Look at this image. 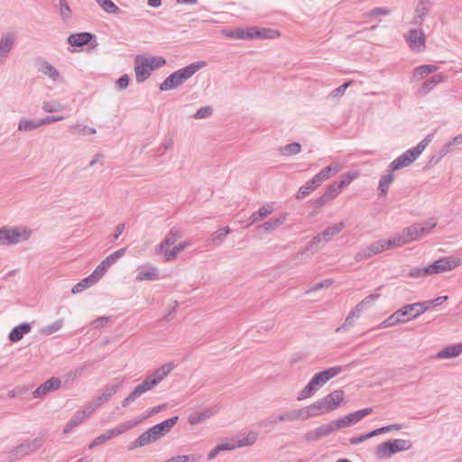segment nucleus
<instances>
[{
	"instance_id": "412c9836",
	"label": "nucleus",
	"mask_w": 462,
	"mask_h": 462,
	"mask_svg": "<svg viewBox=\"0 0 462 462\" xmlns=\"http://www.w3.org/2000/svg\"><path fill=\"white\" fill-rule=\"evenodd\" d=\"M91 415V413H88V409L79 410L75 412L73 417L69 420V422L66 424L63 433L67 434L69 431H71L74 428L79 426L81 422H83L87 418H88Z\"/></svg>"
},
{
	"instance_id": "3c124183",
	"label": "nucleus",
	"mask_w": 462,
	"mask_h": 462,
	"mask_svg": "<svg viewBox=\"0 0 462 462\" xmlns=\"http://www.w3.org/2000/svg\"><path fill=\"white\" fill-rule=\"evenodd\" d=\"M318 390L315 388V386L309 382L308 384L299 393L297 396L298 401H302L307 398H310L313 396Z\"/></svg>"
},
{
	"instance_id": "4be33fe9",
	"label": "nucleus",
	"mask_w": 462,
	"mask_h": 462,
	"mask_svg": "<svg viewBox=\"0 0 462 462\" xmlns=\"http://www.w3.org/2000/svg\"><path fill=\"white\" fill-rule=\"evenodd\" d=\"M181 236V232L177 227H172L170 232L166 235L164 240L156 246V251L159 254L163 253L165 247L174 245L177 240Z\"/></svg>"
},
{
	"instance_id": "de8ad7c7",
	"label": "nucleus",
	"mask_w": 462,
	"mask_h": 462,
	"mask_svg": "<svg viewBox=\"0 0 462 462\" xmlns=\"http://www.w3.org/2000/svg\"><path fill=\"white\" fill-rule=\"evenodd\" d=\"M310 407L314 417L330 412L322 399H319L311 403Z\"/></svg>"
},
{
	"instance_id": "f257e3e1",
	"label": "nucleus",
	"mask_w": 462,
	"mask_h": 462,
	"mask_svg": "<svg viewBox=\"0 0 462 462\" xmlns=\"http://www.w3.org/2000/svg\"><path fill=\"white\" fill-rule=\"evenodd\" d=\"M173 363H167L156 369L152 374L138 384L128 395L122 401V406L127 407L131 402H134L138 397L146 392L153 389L158 385L173 369Z\"/></svg>"
},
{
	"instance_id": "5701e85b",
	"label": "nucleus",
	"mask_w": 462,
	"mask_h": 462,
	"mask_svg": "<svg viewBox=\"0 0 462 462\" xmlns=\"http://www.w3.org/2000/svg\"><path fill=\"white\" fill-rule=\"evenodd\" d=\"M146 417H142L140 419L135 418V419L127 420L125 422H123L121 424H118L116 427L108 430L109 432H110V435H112L113 438H115L116 436H119V435H121V434H123V433L132 430L135 426H137Z\"/></svg>"
},
{
	"instance_id": "7c9ffc66",
	"label": "nucleus",
	"mask_w": 462,
	"mask_h": 462,
	"mask_svg": "<svg viewBox=\"0 0 462 462\" xmlns=\"http://www.w3.org/2000/svg\"><path fill=\"white\" fill-rule=\"evenodd\" d=\"M38 70L47 75L50 79L56 81L60 78V73L57 69L50 62L42 60L38 64Z\"/></svg>"
},
{
	"instance_id": "39448f33",
	"label": "nucleus",
	"mask_w": 462,
	"mask_h": 462,
	"mask_svg": "<svg viewBox=\"0 0 462 462\" xmlns=\"http://www.w3.org/2000/svg\"><path fill=\"white\" fill-rule=\"evenodd\" d=\"M46 437L42 435L32 439H24L19 445L13 447L7 452L11 461H19L25 457L31 456L38 451L45 443Z\"/></svg>"
},
{
	"instance_id": "5fc2aeb1",
	"label": "nucleus",
	"mask_w": 462,
	"mask_h": 462,
	"mask_svg": "<svg viewBox=\"0 0 462 462\" xmlns=\"http://www.w3.org/2000/svg\"><path fill=\"white\" fill-rule=\"evenodd\" d=\"M63 319H60L52 322L51 324L44 327L42 329V333L44 335H51L57 331H59L63 327Z\"/></svg>"
},
{
	"instance_id": "dca6fc26",
	"label": "nucleus",
	"mask_w": 462,
	"mask_h": 462,
	"mask_svg": "<svg viewBox=\"0 0 462 462\" xmlns=\"http://www.w3.org/2000/svg\"><path fill=\"white\" fill-rule=\"evenodd\" d=\"M401 310L404 318H406V322L416 319L428 310L425 301L407 304L401 308Z\"/></svg>"
},
{
	"instance_id": "9d476101",
	"label": "nucleus",
	"mask_w": 462,
	"mask_h": 462,
	"mask_svg": "<svg viewBox=\"0 0 462 462\" xmlns=\"http://www.w3.org/2000/svg\"><path fill=\"white\" fill-rule=\"evenodd\" d=\"M404 39L409 47L416 52H420L425 49L426 37L420 29H410L405 34Z\"/></svg>"
},
{
	"instance_id": "69168bd1",
	"label": "nucleus",
	"mask_w": 462,
	"mask_h": 462,
	"mask_svg": "<svg viewBox=\"0 0 462 462\" xmlns=\"http://www.w3.org/2000/svg\"><path fill=\"white\" fill-rule=\"evenodd\" d=\"M341 191H342V189L337 185V182H333L332 184H329L326 188V190L324 191V193L328 197V199H330V200H332L337 195H339Z\"/></svg>"
},
{
	"instance_id": "79ce46f5",
	"label": "nucleus",
	"mask_w": 462,
	"mask_h": 462,
	"mask_svg": "<svg viewBox=\"0 0 462 462\" xmlns=\"http://www.w3.org/2000/svg\"><path fill=\"white\" fill-rule=\"evenodd\" d=\"M97 5L103 11L109 14H119L123 13V11L112 0H102Z\"/></svg>"
},
{
	"instance_id": "f03ea898",
	"label": "nucleus",
	"mask_w": 462,
	"mask_h": 462,
	"mask_svg": "<svg viewBox=\"0 0 462 462\" xmlns=\"http://www.w3.org/2000/svg\"><path fill=\"white\" fill-rule=\"evenodd\" d=\"M436 226L437 219L434 217L429 218L423 223H415L404 228L398 236L389 238V245H392L394 248L416 241Z\"/></svg>"
},
{
	"instance_id": "bf43d9fd",
	"label": "nucleus",
	"mask_w": 462,
	"mask_h": 462,
	"mask_svg": "<svg viewBox=\"0 0 462 462\" xmlns=\"http://www.w3.org/2000/svg\"><path fill=\"white\" fill-rule=\"evenodd\" d=\"M119 387L120 383L112 382L103 388L101 393H103L107 398V400H109L113 395L116 393Z\"/></svg>"
},
{
	"instance_id": "473e14b6",
	"label": "nucleus",
	"mask_w": 462,
	"mask_h": 462,
	"mask_svg": "<svg viewBox=\"0 0 462 462\" xmlns=\"http://www.w3.org/2000/svg\"><path fill=\"white\" fill-rule=\"evenodd\" d=\"M394 180V175L393 172L388 171L387 174L383 175L380 179L379 185H378V190H379V196L383 197L385 196L388 192L389 187L392 184V182Z\"/></svg>"
},
{
	"instance_id": "4c0bfd02",
	"label": "nucleus",
	"mask_w": 462,
	"mask_h": 462,
	"mask_svg": "<svg viewBox=\"0 0 462 462\" xmlns=\"http://www.w3.org/2000/svg\"><path fill=\"white\" fill-rule=\"evenodd\" d=\"M213 415V411L210 409H207L199 413H193L188 417V421L190 425H197L207 419H209Z\"/></svg>"
},
{
	"instance_id": "c756f323",
	"label": "nucleus",
	"mask_w": 462,
	"mask_h": 462,
	"mask_svg": "<svg viewBox=\"0 0 462 462\" xmlns=\"http://www.w3.org/2000/svg\"><path fill=\"white\" fill-rule=\"evenodd\" d=\"M273 212V207L272 204H264L257 211L253 212L250 217V224L253 225L265 218Z\"/></svg>"
},
{
	"instance_id": "49530a36",
	"label": "nucleus",
	"mask_w": 462,
	"mask_h": 462,
	"mask_svg": "<svg viewBox=\"0 0 462 462\" xmlns=\"http://www.w3.org/2000/svg\"><path fill=\"white\" fill-rule=\"evenodd\" d=\"M257 439V433L254 431H249L247 435L242 439L236 440V448H243L246 446H251L255 443Z\"/></svg>"
},
{
	"instance_id": "c03bdc74",
	"label": "nucleus",
	"mask_w": 462,
	"mask_h": 462,
	"mask_svg": "<svg viewBox=\"0 0 462 462\" xmlns=\"http://www.w3.org/2000/svg\"><path fill=\"white\" fill-rule=\"evenodd\" d=\"M301 151V145L300 143L294 142L289 144H286L285 146L282 147L280 149V152L284 156H291L296 155L300 153Z\"/></svg>"
},
{
	"instance_id": "338daca9",
	"label": "nucleus",
	"mask_w": 462,
	"mask_h": 462,
	"mask_svg": "<svg viewBox=\"0 0 462 462\" xmlns=\"http://www.w3.org/2000/svg\"><path fill=\"white\" fill-rule=\"evenodd\" d=\"M213 113V108L210 106H206L199 108L194 115L195 119H205L208 118Z\"/></svg>"
},
{
	"instance_id": "0e129e2a",
	"label": "nucleus",
	"mask_w": 462,
	"mask_h": 462,
	"mask_svg": "<svg viewBox=\"0 0 462 462\" xmlns=\"http://www.w3.org/2000/svg\"><path fill=\"white\" fill-rule=\"evenodd\" d=\"M334 423H335V427L337 428V430H341V429L354 425V422L352 421V418H351L350 414H347L342 418H339V419L334 420Z\"/></svg>"
},
{
	"instance_id": "8fccbe9b",
	"label": "nucleus",
	"mask_w": 462,
	"mask_h": 462,
	"mask_svg": "<svg viewBox=\"0 0 462 462\" xmlns=\"http://www.w3.org/2000/svg\"><path fill=\"white\" fill-rule=\"evenodd\" d=\"M432 3L430 0H420L416 6L415 14L425 18L428 15Z\"/></svg>"
},
{
	"instance_id": "4468645a",
	"label": "nucleus",
	"mask_w": 462,
	"mask_h": 462,
	"mask_svg": "<svg viewBox=\"0 0 462 462\" xmlns=\"http://www.w3.org/2000/svg\"><path fill=\"white\" fill-rule=\"evenodd\" d=\"M178 420V416H173L150 428L149 430H151V433L152 434L154 439L158 440L159 439L166 435L168 432H170L173 426L177 423Z\"/></svg>"
},
{
	"instance_id": "f704fd0d",
	"label": "nucleus",
	"mask_w": 462,
	"mask_h": 462,
	"mask_svg": "<svg viewBox=\"0 0 462 462\" xmlns=\"http://www.w3.org/2000/svg\"><path fill=\"white\" fill-rule=\"evenodd\" d=\"M318 187V183L312 178L308 180L304 185H302L297 192L296 198L298 199H302L306 196L310 195L313 190H315Z\"/></svg>"
},
{
	"instance_id": "e2e57ef3",
	"label": "nucleus",
	"mask_w": 462,
	"mask_h": 462,
	"mask_svg": "<svg viewBox=\"0 0 462 462\" xmlns=\"http://www.w3.org/2000/svg\"><path fill=\"white\" fill-rule=\"evenodd\" d=\"M372 411H373L372 408H365V409L354 411L349 414L352 418V421L354 422V424H356L358 421H360L362 419H364L365 416L369 415Z\"/></svg>"
},
{
	"instance_id": "aec40b11",
	"label": "nucleus",
	"mask_w": 462,
	"mask_h": 462,
	"mask_svg": "<svg viewBox=\"0 0 462 462\" xmlns=\"http://www.w3.org/2000/svg\"><path fill=\"white\" fill-rule=\"evenodd\" d=\"M446 77L442 74H437L428 79L423 82L421 87L418 89L419 96H426L429 94L439 83L444 82Z\"/></svg>"
},
{
	"instance_id": "20e7f679",
	"label": "nucleus",
	"mask_w": 462,
	"mask_h": 462,
	"mask_svg": "<svg viewBox=\"0 0 462 462\" xmlns=\"http://www.w3.org/2000/svg\"><path fill=\"white\" fill-rule=\"evenodd\" d=\"M204 65V61L194 62L174 71L160 84V90L169 91L177 88L191 78Z\"/></svg>"
},
{
	"instance_id": "f3484780",
	"label": "nucleus",
	"mask_w": 462,
	"mask_h": 462,
	"mask_svg": "<svg viewBox=\"0 0 462 462\" xmlns=\"http://www.w3.org/2000/svg\"><path fill=\"white\" fill-rule=\"evenodd\" d=\"M280 36V32L271 28L249 27L248 40L253 39H275Z\"/></svg>"
},
{
	"instance_id": "6e6d98bb",
	"label": "nucleus",
	"mask_w": 462,
	"mask_h": 462,
	"mask_svg": "<svg viewBox=\"0 0 462 462\" xmlns=\"http://www.w3.org/2000/svg\"><path fill=\"white\" fill-rule=\"evenodd\" d=\"M431 275L429 266L425 267H413L409 272V276L411 278H420Z\"/></svg>"
},
{
	"instance_id": "a18cd8bd",
	"label": "nucleus",
	"mask_w": 462,
	"mask_h": 462,
	"mask_svg": "<svg viewBox=\"0 0 462 462\" xmlns=\"http://www.w3.org/2000/svg\"><path fill=\"white\" fill-rule=\"evenodd\" d=\"M187 246L186 242L180 243L176 245L172 249H166L162 254L164 255L165 261H172L176 258L177 254L180 253Z\"/></svg>"
},
{
	"instance_id": "4d7b16f0",
	"label": "nucleus",
	"mask_w": 462,
	"mask_h": 462,
	"mask_svg": "<svg viewBox=\"0 0 462 462\" xmlns=\"http://www.w3.org/2000/svg\"><path fill=\"white\" fill-rule=\"evenodd\" d=\"M324 243L320 239V237L317 235L315 236L307 245L306 251L311 252L312 254L318 252Z\"/></svg>"
},
{
	"instance_id": "864d4df0",
	"label": "nucleus",
	"mask_w": 462,
	"mask_h": 462,
	"mask_svg": "<svg viewBox=\"0 0 462 462\" xmlns=\"http://www.w3.org/2000/svg\"><path fill=\"white\" fill-rule=\"evenodd\" d=\"M147 62L150 67V70H155L166 64V60L160 56L147 57Z\"/></svg>"
},
{
	"instance_id": "2eb2a0df",
	"label": "nucleus",
	"mask_w": 462,
	"mask_h": 462,
	"mask_svg": "<svg viewBox=\"0 0 462 462\" xmlns=\"http://www.w3.org/2000/svg\"><path fill=\"white\" fill-rule=\"evenodd\" d=\"M61 387V381L58 377H51L42 383L33 393V398H42L52 391Z\"/></svg>"
},
{
	"instance_id": "37998d69",
	"label": "nucleus",
	"mask_w": 462,
	"mask_h": 462,
	"mask_svg": "<svg viewBox=\"0 0 462 462\" xmlns=\"http://www.w3.org/2000/svg\"><path fill=\"white\" fill-rule=\"evenodd\" d=\"M358 171H347L340 176V180L336 181L337 185L343 189L345 187L348 186L354 180L358 177Z\"/></svg>"
},
{
	"instance_id": "680f3d73",
	"label": "nucleus",
	"mask_w": 462,
	"mask_h": 462,
	"mask_svg": "<svg viewBox=\"0 0 462 462\" xmlns=\"http://www.w3.org/2000/svg\"><path fill=\"white\" fill-rule=\"evenodd\" d=\"M108 401L107 398L103 394H99L96 396L91 403L87 407L88 413H93V411L99 407L101 404H103L105 402Z\"/></svg>"
},
{
	"instance_id": "bb28decb",
	"label": "nucleus",
	"mask_w": 462,
	"mask_h": 462,
	"mask_svg": "<svg viewBox=\"0 0 462 462\" xmlns=\"http://www.w3.org/2000/svg\"><path fill=\"white\" fill-rule=\"evenodd\" d=\"M159 271L156 267L152 265H144L137 273V281H154L158 278Z\"/></svg>"
},
{
	"instance_id": "f8f14e48",
	"label": "nucleus",
	"mask_w": 462,
	"mask_h": 462,
	"mask_svg": "<svg viewBox=\"0 0 462 462\" xmlns=\"http://www.w3.org/2000/svg\"><path fill=\"white\" fill-rule=\"evenodd\" d=\"M152 70L147 62V57L137 55L134 60V73L135 79L138 83L145 81L151 75Z\"/></svg>"
},
{
	"instance_id": "0eeeda50",
	"label": "nucleus",
	"mask_w": 462,
	"mask_h": 462,
	"mask_svg": "<svg viewBox=\"0 0 462 462\" xmlns=\"http://www.w3.org/2000/svg\"><path fill=\"white\" fill-rule=\"evenodd\" d=\"M30 232L19 227H0V246H9L27 240Z\"/></svg>"
},
{
	"instance_id": "b1692460",
	"label": "nucleus",
	"mask_w": 462,
	"mask_h": 462,
	"mask_svg": "<svg viewBox=\"0 0 462 462\" xmlns=\"http://www.w3.org/2000/svg\"><path fill=\"white\" fill-rule=\"evenodd\" d=\"M32 329V326L30 323L23 322L20 325L14 327L8 335V339L11 342H18L20 341L24 335L28 334Z\"/></svg>"
},
{
	"instance_id": "9b49d317",
	"label": "nucleus",
	"mask_w": 462,
	"mask_h": 462,
	"mask_svg": "<svg viewBox=\"0 0 462 462\" xmlns=\"http://www.w3.org/2000/svg\"><path fill=\"white\" fill-rule=\"evenodd\" d=\"M342 371V366H333L315 374L310 382L315 386L317 390H319L328 381L337 376Z\"/></svg>"
},
{
	"instance_id": "a19ab883",
	"label": "nucleus",
	"mask_w": 462,
	"mask_h": 462,
	"mask_svg": "<svg viewBox=\"0 0 462 462\" xmlns=\"http://www.w3.org/2000/svg\"><path fill=\"white\" fill-rule=\"evenodd\" d=\"M93 278H94V276L92 277L91 275H88V277L83 279L81 282L75 284L73 286V288L71 289V292L73 294H77V293H79V292L83 291L84 290L89 288L90 286H92L93 284H95L97 282Z\"/></svg>"
},
{
	"instance_id": "09e8293b",
	"label": "nucleus",
	"mask_w": 462,
	"mask_h": 462,
	"mask_svg": "<svg viewBox=\"0 0 462 462\" xmlns=\"http://www.w3.org/2000/svg\"><path fill=\"white\" fill-rule=\"evenodd\" d=\"M125 252H126V248L118 249L116 252L109 254L108 256H106L103 260V262L109 268L113 264H115L121 257H123L125 255Z\"/></svg>"
},
{
	"instance_id": "ea45409f",
	"label": "nucleus",
	"mask_w": 462,
	"mask_h": 462,
	"mask_svg": "<svg viewBox=\"0 0 462 462\" xmlns=\"http://www.w3.org/2000/svg\"><path fill=\"white\" fill-rule=\"evenodd\" d=\"M59 14L61 20L65 23L72 18V10L67 0L59 1Z\"/></svg>"
},
{
	"instance_id": "c85d7f7f",
	"label": "nucleus",
	"mask_w": 462,
	"mask_h": 462,
	"mask_svg": "<svg viewBox=\"0 0 462 462\" xmlns=\"http://www.w3.org/2000/svg\"><path fill=\"white\" fill-rule=\"evenodd\" d=\"M152 434L150 430H147L142 433L135 440H134L128 447V450H134V448L144 447L152 442H155Z\"/></svg>"
},
{
	"instance_id": "13d9d810",
	"label": "nucleus",
	"mask_w": 462,
	"mask_h": 462,
	"mask_svg": "<svg viewBox=\"0 0 462 462\" xmlns=\"http://www.w3.org/2000/svg\"><path fill=\"white\" fill-rule=\"evenodd\" d=\"M113 437L112 435H110V432L109 430H106L105 433L99 435L98 437H97L96 439H94V440L88 445V448L89 449H92L103 443H105L106 441H108L110 439H112Z\"/></svg>"
},
{
	"instance_id": "6ab92c4d",
	"label": "nucleus",
	"mask_w": 462,
	"mask_h": 462,
	"mask_svg": "<svg viewBox=\"0 0 462 462\" xmlns=\"http://www.w3.org/2000/svg\"><path fill=\"white\" fill-rule=\"evenodd\" d=\"M96 40V35L91 32H79L70 34L68 37V43L73 47H83Z\"/></svg>"
},
{
	"instance_id": "ddd939ff",
	"label": "nucleus",
	"mask_w": 462,
	"mask_h": 462,
	"mask_svg": "<svg viewBox=\"0 0 462 462\" xmlns=\"http://www.w3.org/2000/svg\"><path fill=\"white\" fill-rule=\"evenodd\" d=\"M335 430H337L335 427L334 420L322 424L321 426L316 428L313 430L308 431L304 438L307 441H316L320 439L321 438L327 437L333 433Z\"/></svg>"
},
{
	"instance_id": "774afa93",
	"label": "nucleus",
	"mask_w": 462,
	"mask_h": 462,
	"mask_svg": "<svg viewBox=\"0 0 462 462\" xmlns=\"http://www.w3.org/2000/svg\"><path fill=\"white\" fill-rule=\"evenodd\" d=\"M108 267L106 265V263L102 261L95 269V271L90 274L92 277L94 276V280L97 282L101 277L106 273Z\"/></svg>"
},
{
	"instance_id": "052dcab7",
	"label": "nucleus",
	"mask_w": 462,
	"mask_h": 462,
	"mask_svg": "<svg viewBox=\"0 0 462 462\" xmlns=\"http://www.w3.org/2000/svg\"><path fill=\"white\" fill-rule=\"evenodd\" d=\"M229 233L230 228L228 226L220 228L211 235V240L214 243L218 242L220 244Z\"/></svg>"
},
{
	"instance_id": "6e6552de",
	"label": "nucleus",
	"mask_w": 462,
	"mask_h": 462,
	"mask_svg": "<svg viewBox=\"0 0 462 462\" xmlns=\"http://www.w3.org/2000/svg\"><path fill=\"white\" fill-rule=\"evenodd\" d=\"M393 246L389 245V239H381L375 241L369 245L361 248L356 254L355 260L356 262H361L366 260L375 254H378L383 251L393 249Z\"/></svg>"
},
{
	"instance_id": "603ef678",
	"label": "nucleus",
	"mask_w": 462,
	"mask_h": 462,
	"mask_svg": "<svg viewBox=\"0 0 462 462\" xmlns=\"http://www.w3.org/2000/svg\"><path fill=\"white\" fill-rule=\"evenodd\" d=\"M62 108V105L57 100L46 101L42 104V110L47 113L60 112Z\"/></svg>"
},
{
	"instance_id": "423d86ee",
	"label": "nucleus",
	"mask_w": 462,
	"mask_h": 462,
	"mask_svg": "<svg viewBox=\"0 0 462 462\" xmlns=\"http://www.w3.org/2000/svg\"><path fill=\"white\" fill-rule=\"evenodd\" d=\"M411 447L412 443L409 439H391L378 445L375 455L382 458L390 457L397 452L409 450Z\"/></svg>"
},
{
	"instance_id": "393cba45",
	"label": "nucleus",
	"mask_w": 462,
	"mask_h": 462,
	"mask_svg": "<svg viewBox=\"0 0 462 462\" xmlns=\"http://www.w3.org/2000/svg\"><path fill=\"white\" fill-rule=\"evenodd\" d=\"M346 225L343 221H340L337 224L328 226L324 231L318 234L323 243H327L330 241L335 236L339 234L344 228Z\"/></svg>"
},
{
	"instance_id": "1a4fd4ad",
	"label": "nucleus",
	"mask_w": 462,
	"mask_h": 462,
	"mask_svg": "<svg viewBox=\"0 0 462 462\" xmlns=\"http://www.w3.org/2000/svg\"><path fill=\"white\" fill-rule=\"evenodd\" d=\"M461 264V260L459 258H455L452 256L448 257H441L432 263L429 264L430 271L432 274H439L448 271H452L457 266Z\"/></svg>"
},
{
	"instance_id": "a878e982",
	"label": "nucleus",
	"mask_w": 462,
	"mask_h": 462,
	"mask_svg": "<svg viewBox=\"0 0 462 462\" xmlns=\"http://www.w3.org/2000/svg\"><path fill=\"white\" fill-rule=\"evenodd\" d=\"M14 36L11 32L4 33L0 39V58L5 59L14 47Z\"/></svg>"
},
{
	"instance_id": "58836bf2",
	"label": "nucleus",
	"mask_w": 462,
	"mask_h": 462,
	"mask_svg": "<svg viewBox=\"0 0 462 462\" xmlns=\"http://www.w3.org/2000/svg\"><path fill=\"white\" fill-rule=\"evenodd\" d=\"M291 412L292 421L297 420H305L314 417L310 405L306 406L302 409L292 410V411H291Z\"/></svg>"
},
{
	"instance_id": "cd10ccee",
	"label": "nucleus",
	"mask_w": 462,
	"mask_h": 462,
	"mask_svg": "<svg viewBox=\"0 0 462 462\" xmlns=\"http://www.w3.org/2000/svg\"><path fill=\"white\" fill-rule=\"evenodd\" d=\"M406 322V318H404L402 310L399 309L396 311H394L390 317H388L386 319H384L380 325L378 326L379 328H390L393 327L397 324H402Z\"/></svg>"
},
{
	"instance_id": "e433bc0d",
	"label": "nucleus",
	"mask_w": 462,
	"mask_h": 462,
	"mask_svg": "<svg viewBox=\"0 0 462 462\" xmlns=\"http://www.w3.org/2000/svg\"><path fill=\"white\" fill-rule=\"evenodd\" d=\"M41 127L40 119L30 120L22 118L18 123V130L22 132H30Z\"/></svg>"
},
{
	"instance_id": "2f4dec72",
	"label": "nucleus",
	"mask_w": 462,
	"mask_h": 462,
	"mask_svg": "<svg viewBox=\"0 0 462 462\" xmlns=\"http://www.w3.org/2000/svg\"><path fill=\"white\" fill-rule=\"evenodd\" d=\"M286 220V216L282 214L278 217H274L265 221L262 225L259 226V228L263 229L265 232H271L275 230L278 226L282 225Z\"/></svg>"
},
{
	"instance_id": "c9c22d12",
	"label": "nucleus",
	"mask_w": 462,
	"mask_h": 462,
	"mask_svg": "<svg viewBox=\"0 0 462 462\" xmlns=\"http://www.w3.org/2000/svg\"><path fill=\"white\" fill-rule=\"evenodd\" d=\"M223 34L231 39L248 40L249 27L247 28H236L234 30H224Z\"/></svg>"
},
{
	"instance_id": "a211bd4d",
	"label": "nucleus",
	"mask_w": 462,
	"mask_h": 462,
	"mask_svg": "<svg viewBox=\"0 0 462 462\" xmlns=\"http://www.w3.org/2000/svg\"><path fill=\"white\" fill-rule=\"evenodd\" d=\"M345 397L344 391L341 389L333 391L332 393L327 394L323 398V402H325L328 409L332 411L337 409L341 402H343Z\"/></svg>"
},
{
	"instance_id": "72a5a7b5",
	"label": "nucleus",
	"mask_w": 462,
	"mask_h": 462,
	"mask_svg": "<svg viewBox=\"0 0 462 462\" xmlns=\"http://www.w3.org/2000/svg\"><path fill=\"white\" fill-rule=\"evenodd\" d=\"M462 351V346L461 345H456V346H450L443 348L441 351H439L437 354L438 358H452L458 356L461 354Z\"/></svg>"
},
{
	"instance_id": "7ed1b4c3",
	"label": "nucleus",
	"mask_w": 462,
	"mask_h": 462,
	"mask_svg": "<svg viewBox=\"0 0 462 462\" xmlns=\"http://www.w3.org/2000/svg\"><path fill=\"white\" fill-rule=\"evenodd\" d=\"M433 139V134H429L415 147L408 149L402 154L394 159L388 166L387 171L393 172L409 167L415 162Z\"/></svg>"
}]
</instances>
